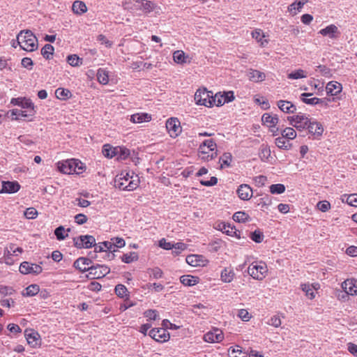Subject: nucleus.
Instances as JSON below:
<instances>
[{
  "label": "nucleus",
  "mask_w": 357,
  "mask_h": 357,
  "mask_svg": "<svg viewBox=\"0 0 357 357\" xmlns=\"http://www.w3.org/2000/svg\"><path fill=\"white\" fill-rule=\"evenodd\" d=\"M17 44L28 52H33L38 48V39L30 30H22L17 36Z\"/></svg>",
  "instance_id": "1"
},
{
  "label": "nucleus",
  "mask_w": 357,
  "mask_h": 357,
  "mask_svg": "<svg viewBox=\"0 0 357 357\" xmlns=\"http://www.w3.org/2000/svg\"><path fill=\"white\" fill-rule=\"evenodd\" d=\"M268 268L264 262H253L248 268V274L255 280H262L265 278Z\"/></svg>",
  "instance_id": "2"
},
{
  "label": "nucleus",
  "mask_w": 357,
  "mask_h": 357,
  "mask_svg": "<svg viewBox=\"0 0 357 357\" xmlns=\"http://www.w3.org/2000/svg\"><path fill=\"white\" fill-rule=\"evenodd\" d=\"M213 94L212 91H207L206 89H198L195 94V100L197 105L212 107Z\"/></svg>",
  "instance_id": "3"
},
{
  "label": "nucleus",
  "mask_w": 357,
  "mask_h": 357,
  "mask_svg": "<svg viewBox=\"0 0 357 357\" xmlns=\"http://www.w3.org/2000/svg\"><path fill=\"white\" fill-rule=\"evenodd\" d=\"M287 119L289 121L290 125L296 128L299 131L307 129L310 122L308 116L306 114L301 113L293 116H289Z\"/></svg>",
  "instance_id": "4"
},
{
  "label": "nucleus",
  "mask_w": 357,
  "mask_h": 357,
  "mask_svg": "<svg viewBox=\"0 0 357 357\" xmlns=\"http://www.w3.org/2000/svg\"><path fill=\"white\" fill-rule=\"evenodd\" d=\"M73 242L77 248H90L95 245L96 239L91 235H81L74 238Z\"/></svg>",
  "instance_id": "5"
},
{
  "label": "nucleus",
  "mask_w": 357,
  "mask_h": 357,
  "mask_svg": "<svg viewBox=\"0 0 357 357\" xmlns=\"http://www.w3.org/2000/svg\"><path fill=\"white\" fill-rule=\"evenodd\" d=\"M79 162L75 159L67 160L66 161L58 162V169L63 174H70L73 172L79 173L77 172V165Z\"/></svg>",
  "instance_id": "6"
},
{
  "label": "nucleus",
  "mask_w": 357,
  "mask_h": 357,
  "mask_svg": "<svg viewBox=\"0 0 357 357\" xmlns=\"http://www.w3.org/2000/svg\"><path fill=\"white\" fill-rule=\"evenodd\" d=\"M234 99V96L233 91H230L227 93H224L223 94L218 93L213 96V98L212 99L213 106H222L225 103L231 102Z\"/></svg>",
  "instance_id": "7"
},
{
  "label": "nucleus",
  "mask_w": 357,
  "mask_h": 357,
  "mask_svg": "<svg viewBox=\"0 0 357 357\" xmlns=\"http://www.w3.org/2000/svg\"><path fill=\"white\" fill-rule=\"evenodd\" d=\"M149 336L159 342H165L169 340V333L164 328H153L149 331Z\"/></svg>",
  "instance_id": "8"
},
{
  "label": "nucleus",
  "mask_w": 357,
  "mask_h": 357,
  "mask_svg": "<svg viewBox=\"0 0 357 357\" xmlns=\"http://www.w3.org/2000/svg\"><path fill=\"white\" fill-rule=\"evenodd\" d=\"M19 271L24 275L29 273L38 275L43 271V268L40 265L24 261L20 264Z\"/></svg>",
  "instance_id": "9"
},
{
  "label": "nucleus",
  "mask_w": 357,
  "mask_h": 357,
  "mask_svg": "<svg viewBox=\"0 0 357 357\" xmlns=\"http://www.w3.org/2000/svg\"><path fill=\"white\" fill-rule=\"evenodd\" d=\"M166 128L172 137H176L181 132L180 122L176 118H170L167 121Z\"/></svg>",
  "instance_id": "10"
},
{
  "label": "nucleus",
  "mask_w": 357,
  "mask_h": 357,
  "mask_svg": "<svg viewBox=\"0 0 357 357\" xmlns=\"http://www.w3.org/2000/svg\"><path fill=\"white\" fill-rule=\"evenodd\" d=\"M109 271V267L97 264L96 265L91 266L89 273L93 276V278H101L107 275Z\"/></svg>",
  "instance_id": "11"
},
{
  "label": "nucleus",
  "mask_w": 357,
  "mask_h": 357,
  "mask_svg": "<svg viewBox=\"0 0 357 357\" xmlns=\"http://www.w3.org/2000/svg\"><path fill=\"white\" fill-rule=\"evenodd\" d=\"M312 94L310 93H303L301 96V99L303 102L310 105H319L321 107H327L328 101L325 98H307V97L311 96Z\"/></svg>",
  "instance_id": "12"
},
{
  "label": "nucleus",
  "mask_w": 357,
  "mask_h": 357,
  "mask_svg": "<svg viewBox=\"0 0 357 357\" xmlns=\"http://www.w3.org/2000/svg\"><path fill=\"white\" fill-rule=\"evenodd\" d=\"M74 267L81 272H86L90 271L91 266L92 265V261L91 259L86 257H79L75 261Z\"/></svg>",
  "instance_id": "13"
},
{
  "label": "nucleus",
  "mask_w": 357,
  "mask_h": 357,
  "mask_svg": "<svg viewBox=\"0 0 357 357\" xmlns=\"http://www.w3.org/2000/svg\"><path fill=\"white\" fill-rule=\"evenodd\" d=\"M139 180L137 175H132L128 183L124 182L118 183V188L120 190L132 191L135 190L139 185Z\"/></svg>",
  "instance_id": "14"
},
{
  "label": "nucleus",
  "mask_w": 357,
  "mask_h": 357,
  "mask_svg": "<svg viewBox=\"0 0 357 357\" xmlns=\"http://www.w3.org/2000/svg\"><path fill=\"white\" fill-rule=\"evenodd\" d=\"M1 189L0 194L2 193H15L17 192L20 188V184L16 181H1Z\"/></svg>",
  "instance_id": "15"
},
{
  "label": "nucleus",
  "mask_w": 357,
  "mask_h": 357,
  "mask_svg": "<svg viewBox=\"0 0 357 357\" xmlns=\"http://www.w3.org/2000/svg\"><path fill=\"white\" fill-rule=\"evenodd\" d=\"M223 338L222 332L218 328L206 333L204 336V340L207 342H220Z\"/></svg>",
  "instance_id": "16"
},
{
  "label": "nucleus",
  "mask_w": 357,
  "mask_h": 357,
  "mask_svg": "<svg viewBox=\"0 0 357 357\" xmlns=\"http://www.w3.org/2000/svg\"><path fill=\"white\" fill-rule=\"evenodd\" d=\"M319 33L323 36H328L331 39L337 38L340 34L338 28L335 24H330L326 28L321 29Z\"/></svg>",
  "instance_id": "17"
},
{
  "label": "nucleus",
  "mask_w": 357,
  "mask_h": 357,
  "mask_svg": "<svg viewBox=\"0 0 357 357\" xmlns=\"http://www.w3.org/2000/svg\"><path fill=\"white\" fill-rule=\"evenodd\" d=\"M236 192L242 200H249L252 196V190L248 184L240 185Z\"/></svg>",
  "instance_id": "18"
},
{
  "label": "nucleus",
  "mask_w": 357,
  "mask_h": 357,
  "mask_svg": "<svg viewBox=\"0 0 357 357\" xmlns=\"http://www.w3.org/2000/svg\"><path fill=\"white\" fill-rule=\"evenodd\" d=\"M261 121L268 128H275L278 123L279 119L276 114L273 115L269 113H265L261 116Z\"/></svg>",
  "instance_id": "19"
},
{
  "label": "nucleus",
  "mask_w": 357,
  "mask_h": 357,
  "mask_svg": "<svg viewBox=\"0 0 357 357\" xmlns=\"http://www.w3.org/2000/svg\"><path fill=\"white\" fill-rule=\"evenodd\" d=\"M277 105L282 112L287 114H294L296 111V106L290 101L280 100L278 101Z\"/></svg>",
  "instance_id": "20"
},
{
  "label": "nucleus",
  "mask_w": 357,
  "mask_h": 357,
  "mask_svg": "<svg viewBox=\"0 0 357 357\" xmlns=\"http://www.w3.org/2000/svg\"><path fill=\"white\" fill-rule=\"evenodd\" d=\"M125 10H128L132 13L141 10L140 0H125L122 3Z\"/></svg>",
  "instance_id": "21"
},
{
  "label": "nucleus",
  "mask_w": 357,
  "mask_h": 357,
  "mask_svg": "<svg viewBox=\"0 0 357 357\" xmlns=\"http://www.w3.org/2000/svg\"><path fill=\"white\" fill-rule=\"evenodd\" d=\"M342 89V84L335 81L329 82L326 86L327 94L331 96H336L337 93L341 92Z\"/></svg>",
  "instance_id": "22"
},
{
  "label": "nucleus",
  "mask_w": 357,
  "mask_h": 357,
  "mask_svg": "<svg viewBox=\"0 0 357 357\" xmlns=\"http://www.w3.org/2000/svg\"><path fill=\"white\" fill-rule=\"evenodd\" d=\"M21 107L24 109V112L27 113L24 114L25 116H31L33 117L35 115L34 105L31 100L23 98Z\"/></svg>",
  "instance_id": "23"
},
{
  "label": "nucleus",
  "mask_w": 357,
  "mask_h": 357,
  "mask_svg": "<svg viewBox=\"0 0 357 357\" xmlns=\"http://www.w3.org/2000/svg\"><path fill=\"white\" fill-rule=\"evenodd\" d=\"M151 120V116L147 113L135 114L130 117V121L135 123L149 122Z\"/></svg>",
  "instance_id": "24"
},
{
  "label": "nucleus",
  "mask_w": 357,
  "mask_h": 357,
  "mask_svg": "<svg viewBox=\"0 0 357 357\" xmlns=\"http://www.w3.org/2000/svg\"><path fill=\"white\" fill-rule=\"evenodd\" d=\"M204 149L213 151L216 149V144L213 139L204 140L199 147V152L204 154L208 153V151H204Z\"/></svg>",
  "instance_id": "25"
},
{
  "label": "nucleus",
  "mask_w": 357,
  "mask_h": 357,
  "mask_svg": "<svg viewBox=\"0 0 357 357\" xmlns=\"http://www.w3.org/2000/svg\"><path fill=\"white\" fill-rule=\"evenodd\" d=\"M310 133L320 136L322 135L324 129L320 123L317 121L310 122L307 128Z\"/></svg>",
  "instance_id": "26"
},
{
  "label": "nucleus",
  "mask_w": 357,
  "mask_h": 357,
  "mask_svg": "<svg viewBox=\"0 0 357 357\" xmlns=\"http://www.w3.org/2000/svg\"><path fill=\"white\" fill-rule=\"evenodd\" d=\"M249 79L252 82H261L265 79L266 75L264 73L251 69L248 73Z\"/></svg>",
  "instance_id": "27"
},
{
  "label": "nucleus",
  "mask_w": 357,
  "mask_h": 357,
  "mask_svg": "<svg viewBox=\"0 0 357 357\" xmlns=\"http://www.w3.org/2000/svg\"><path fill=\"white\" fill-rule=\"evenodd\" d=\"M26 112H24V110L15 109L10 111V116L13 119L15 120H24L25 119H28L30 121L32 119L31 116H25Z\"/></svg>",
  "instance_id": "28"
},
{
  "label": "nucleus",
  "mask_w": 357,
  "mask_h": 357,
  "mask_svg": "<svg viewBox=\"0 0 357 357\" xmlns=\"http://www.w3.org/2000/svg\"><path fill=\"white\" fill-rule=\"evenodd\" d=\"M73 11L77 15H82L87 11L86 4L81 1H75L72 6Z\"/></svg>",
  "instance_id": "29"
},
{
  "label": "nucleus",
  "mask_w": 357,
  "mask_h": 357,
  "mask_svg": "<svg viewBox=\"0 0 357 357\" xmlns=\"http://www.w3.org/2000/svg\"><path fill=\"white\" fill-rule=\"evenodd\" d=\"M199 278L192 275H183L180 278L181 282L185 286H193L198 283Z\"/></svg>",
  "instance_id": "30"
},
{
  "label": "nucleus",
  "mask_w": 357,
  "mask_h": 357,
  "mask_svg": "<svg viewBox=\"0 0 357 357\" xmlns=\"http://www.w3.org/2000/svg\"><path fill=\"white\" fill-rule=\"evenodd\" d=\"M24 335L28 343L32 347H36L38 344V340L37 337L38 336V333L25 330Z\"/></svg>",
  "instance_id": "31"
},
{
  "label": "nucleus",
  "mask_w": 357,
  "mask_h": 357,
  "mask_svg": "<svg viewBox=\"0 0 357 357\" xmlns=\"http://www.w3.org/2000/svg\"><path fill=\"white\" fill-rule=\"evenodd\" d=\"M228 352L231 357H247V354L243 351L241 347L238 345L231 347Z\"/></svg>",
  "instance_id": "32"
},
{
  "label": "nucleus",
  "mask_w": 357,
  "mask_h": 357,
  "mask_svg": "<svg viewBox=\"0 0 357 357\" xmlns=\"http://www.w3.org/2000/svg\"><path fill=\"white\" fill-rule=\"evenodd\" d=\"M97 79L100 84L105 85L109 82L108 72L103 68H99L97 72Z\"/></svg>",
  "instance_id": "33"
},
{
  "label": "nucleus",
  "mask_w": 357,
  "mask_h": 357,
  "mask_svg": "<svg viewBox=\"0 0 357 357\" xmlns=\"http://www.w3.org/2000/svg\"><path fill=\"white\" fill-rule=\"evenodd\" d=\"M252 36L253 38L260 43L261 46H265L268 43L266 39H264L265 35L261 29H256L252 32Z\"/></svg>",
  "instance_id": "34"
},
{
  "label": "nucleus",
  "mask_w": 357,
  "mask_h": 357,
  "mask_svg": "<svg viewBox=\"0 0 357 357\" xmlns=\"http://www.w3.org/2000/svg\"><path fill=\"white\" fill-rule=\"evenodd\" d=\"M55 96L57 98L65 100L70 98L72 96V93L68 89L58 88L55 91Z\"/></svg>",
  "instance_id": "35"
},
{
  "label": "nucleus",
  "mask_w": 357,
  "mask_h": 357,
  "mask_svg": "<svg viewBox=\"0 0 357 357\" xmlns=\"http://www.w3.org/2000/svg\"><path fill=\"white\" fill-rule=\"evenodd\" d=\"M130 150L124 146H116V151L115 156H117L119 160H125L130 155Z\"/></svg>",
  "instance_id": "36"
},
{
  "label": "nucleus",
  "mask_w": 357,
  "mask_h": 357,
  "mask_svg": "<svg viewBox=\"0 0 357 357\" xmlns=\"http://www.w3.org/2000/svg\"><path fill=\"white\" fill-rule=\"evenodd\" d=\"M141 10L145 14L150 13L155 8V4L150 1L140 0Z\"/></svg>",
  "instance_id": "37"
},
{
  "label": "nucleus",
  "mask_w": 357,
  "mask_h": 357,
  "mask_svg": "<svg viewBox=\"0 0 357 357\" xmlns=\"http://www.w3.org/2000/svg\"><path fill=\"white\" fill-rule=\"evenodd\" d=\"M116 151V147H113L110 144H107L102 146V153L105 157L108 158H112L114 157Z\"/></svg>",
  "instance_id": "38"
},
{
  "label": "nucleus",
  "mask_w": 357,
  "mask_h": 357,
  "mask_svg": "<svg viewBox=\"0 0 357 357\" xmlns=\"http://www.w3.org/2000/svg\"><path fill=\"white\" fill-rule=\"evenodd\" d=\"M201 258L202 256L190 255L187 256L185 260L189 265L196 267L201 266Z\"/></svg>",
  "instance_id": "39"
},
{
  "label": "nucleus",
  "mask_w": 357,
  "mask_h": 357,
  "mask_svg": "<svg viewBox=\"0 0 357 357\" xmlns=\"http://www.w3.org/2000/svg\"><path fill=\"white\" fill-rule=\"evenodd\" d=\"M232 160V155L230 153H225L219 160L220 162V168L223 169L225 167H229Z\"/></svg>",
  "instance_id": "40"
},
{
  "label": "nucleus",
  "mask_w": 357,
  "mask_h": 357,
  "mask_svg": "<svg viewBox=\"0 0 357 357\" xmlns=\"http://www.w3.org/2000/svg\"><path fill=\"white\" fill-rule=\"evenodd\" d=\"M221 280L225 282H230L233 280L234 273L232 270L225 268L221 272Z\"/></svg>",
  "instance_id": "41"
},
{
  "label": "nucleus",
  "mask_w": 357,
  "mask_h": 357,
  "mask_svg": "<svg viewBox=\"0 0 357 357\" xmlns=\"http://www.w3.org/2000/svg\"><path fill=\"white\" fill-rule=\"evenodd\" d=\"M54 48L50 44H46L41 50V54L46 59H50L54 54Z\"/></svg>",
  "instance_id": "42"
},
{
  "label": "nucleus",
  "mask_w": 357,
  "mask_h": 357,
  "mask_svg": "<svg viewBox=\"0 0 357 357\" xmlns=\"http://www.w3.org/2000/svg\"><path fill=\"white\" fill-rule=\"evenodd\" d=\"M250 219L245 211H237L233 215V220L238 222H245Z\"/></svg>",
  "instance_id": "43"
},
{
  "label": "nucleus",
  "mask_w": 357,
  "mask_h": 357,
  "mask_svg": "<svg viewBox=\"0 0 357 357\" xmlns=\"http://www.w3.org/2000/svg\"><path fill=\"white\" fill-rule=\"evenodd\" d=\"M115 293L120 298H124L127 296L126 300L128 299V291L125 285L119 284L115 287Z\"/></svg>",
  "instance_id": "44"
},
{
  "label": "nucleus",
  "mask_w": 357,
  "mask_h": 357,
  "mask_svg": "<svg viewBox=\"0 0 357 357\" xmlns=\"http://www.w3.org/2000/svg\"><path fill=\"white\" fill-rule=\"evenodd\" d=\"M220 230L223 233H225L228 236H234L236 234L235 227H231L230 225H226L225 223H221L219 225Z\"/></svg>",
  "instance_id": "45"
},
{
  "label": "nucleus",
  "mask_w": 357,
  "mask_h": 357,
  "mask_svg": "<svg viewBox=\"0 0 357 357\" xmlns=\"http://www.w3.org/2000/svg\"><path fill=\"white\" fill-rule=\"evenodd\" d=\"M285 139L286 138L282 135V137H279L275 139V143L278 148L288 150L290 149L291 145Z\"/></svg>",
  "instance_id": "46"
},
{
  "label": "nucleus",
  "mask_w": 357,
  "mask_h": 357,
  "mask_svg": "<svg viewBox=\"0 0 357 357\" xmlns=\"http://www.w3.org/2000/svg\"><path fill=\"white\" fill-rule=\"evenodd\" d=\"M306 77V73L302 69H298L296 71L291 72L287 75V77L290 79H298L301 78H305Z\"/></svg>",
  "instance_id": "47"
},
{
  "label": "nucleus",
  "mask_w": 357,
  "mask_h": 357,
  "mask_svg": "<svg viewBox=\"0 0 357 357\" xmlns=\"http://www.w3.org/2000/svg\"><path fill=\"white\" fill-rule=\"evenodd\" d=\"M173 59L174 61L177 63L182 64L186 63V56L182 50L175 51L173 54Z\"/></svg>",
  "instance_id": "48"
},
{
  "label": "nucleus",
  "mask_w": 357,
  "mask_h": 357,
  "mask_svg": "<svg viewBox=\"0 0 357 357\" xmlns=\"http://www.w3.org/2000/svg\"><path fill=\"white\" fill-rule=\"evenodd\" d=\"M67 62L73 67L79 66L82 63V59L76 54H72L67 57Z\"/></svg>",
  "instance_id": "49"
},
{
  "label": "nucleus",
  "mask_w": 357,
  "mask_h": 357,
  "mask_svg": "<svg viewBox=\"0 0 357 357\" xmlns=\"http://www.w3.org/2000/svg\"><path fill=\"white\" fill-rule=\"evenodd\" d=\"M121 259L123 262L130 264L138 259V255L135 252H131L130 253L124 254L122 256Z\"/></svg>",
  "instance_id": "50"
},
{
  "label": "nucleus",
  "mask_w": 357,
  "mask_h": 357,
  "mask_svg": "<svg viewBox=\"0 0 357 357\" xmlns=\"http://www.w3.org/2000/svg\"><path fill=\"white\" fill-rule=\"evenodd\" d=\"M281 135L287 139H293L296 137V132L294 128L288 127L281 131Z\"/></svg>",
  "instance_id": "51"
},
{
  "label": "nucleus",
  "mask_w": 357,
  "mask_h": 357,
  "mask_svg": "<svg viewBox=\"0 0 357 357\" xmlns=\"http://www.w3.org/2000/svg\"><path fill=\"white\" fill-rule=\"evenodd\" d=\"M250 237L255 243H259L263 241L264 236L259 229H257L250 233Z\"/></svg>",
  "instance_id": "52"
},
{
  "label": "nucleus",
  "mask_w": 357,
  "mask_h": 357,
  "mask_svg": "<svg viewBox=\"0 0 357 357\" xmlns=\"http://www.w3.org/2000/svg\"><path fill=\"white\" fill-rule=\"evenodd\" d=\"M39 290L40 287L38 284H31L26 288V293L24 294V295L27 296H33L39 292Z\"/></svg>",
  "instance_id": "53"
},
{
  "label": "nucleus",
  "mask_w": 357,
  "mask_h": 357,
  "mask_svg": "<svg viewBox=\"0 0 357 357\" xmlns=\"http://www.w3.org/2000/svg\"><path fill=\"white\" fill-rule=\"evenodd\" d=\"M131 176L129 173H123L122 172L119 176H117L115 178L114 183L115 186L118 188V183L124 182L126 183H128L130 181Z\"/></svg>",
  "instance_id": "54"
},
{
  "label": "nucleus",
  "mask_w": 357,
  "mask_h": 357,
  "mask_svg": "<svg viewBox=\"0 0 357 357\" xmlns=\"http://www.w3.org/2000/svg\"><path fill=\"white\" fill-rule=\"evenodd\" d=\"M269 188L272 194H282L285 191V186L281 183L273 184Z\"/></svg>",
  "instance_id": "55"
},
{
  "label": "nucleus",
  "mask_w": 357,
  "mask_h": 357,
  "mask_svg": "<svg viewBox=\"0 0 357 357\" xmlns=\"http://www.w3.org/2000/svg\"><path fill=\"white\" fill-rule=\"evenodd\" d=\"M301 289L305 293V295L310 299L315 297L314 292L310 284H301Z\"/></svg>",
  "instance_id": "56"
},
{
  "label": "nucleus",
  "mask_w": 357,
  "mask_h": 357,
  "mask_svg": "<svg viewBox=\"0 0 357 357\" xmlns=\"http://www.w3.org/2000/svg\"><path fill=\"white\" fill-rule=\"evenodd\" d=\"M147 272L149 274L150 277H153L154 279L161 278L163 275L162 270L158 267L149 268Z\"/></svg>",
  "instance_id": "57"
},
{
  "label": "nucleus",
  "mask_w": 357,
  "mask_h": 357,
  "mask_svg": "<svg viewBox=\"0 0 357 357\" xmlns=\"http://www.w3.org/2000/svg\"><path fill=\"white\" fill-rule=\"evenodd\" d=\"M65 229L63 226H59L54 230V234L59 241H62L66 238L68 234L65 235Z\"/></svg>",
  "instance_id": "58"
},
{
  "label": "nucleus",
  "mask_w": 357,
  "mask_h": 357,
  "mask_svg": "<svg viewBox=\"0 0 357 357\" xmlns=\"http://www.w3.org/2000/svg\"><path fill=\"white\" fill-rule=\"evenodd\" d=\"M317 68V70H319L323 76L326 77H331L332 76L331 70L326 66L319 65Z\"/></svg>",
  "instance_id": "59"
},
{
  "label": "nucleus",
  "mask_w": 357,
  "mask_h": 357,
  "mask_svg": "<svg viewBox=\"0 0 357 357\" xmlns=\"http://www.w3.org/2000/svg\"><path fill=\"white\" fill-rule=\"evenodd\" d=\"M351 285L352 290L355 291L357 289V280L354 278L351 279H347L345 281H344L342 284V289H347V285Z\"/></svg>",
  "instance_id": "60"
},
{
  "label": "nucleus",
  "mask_w": 357,
  "mask_h": 357,
  "mask_svg": "<svg viewBox=\"0 0 357 357\" xmlns=\"http://www.w3.org/2000/svg\"><path fill=\"white\" fill-rule=\"evenodd\" d=\"M307 0H296L294 3L290 5L289 9L292 11L293 10H300Z\"/></svg>",
  "instance_id": "61"
},
{
  "label": "nucleus",
  "mask_w": 357,
  "mask_h": 357,
  "mask_svg": "<svg viewBox=\"0 0 357 357\" xmlns=\"http://www.w3.org/2000/svg\"><path fill=\"white\" fill-rule=\"evenodd\" d=\"M37 214L38 212L36 209L32 207L28 208L24 212V216L27 219H34L36 218Z\"/></svg>",
  "instance_id": "62"
},
{
  "label": "nucleus",
  "mask_w": 357,
  "mask_h": 357,
  "mask_svg": "<svg viewBox=\"0 0 357 357\" xmlns=\"http://www.w3.org/2000/svg\"><path fill=\"white\" fill-rule=\"evenodd\" d=\"M319 210L322 212H326L331 208V204L328 201H321L317 205Z\"/></svg>",
  "instance_id": "63"
},
{
  "label": "nucleus",
  "mask_w": 357,
  "mask_h": 357,
  "mask_svg": "<svg viewBox=\"0 0 357 357\" xmlns=\"http://www.w3.org/2000/svg\"><path fill=\"white\" fill-rule=\"evenodd\" d=\"M346 202L350 206L357 207V194H352L347 196Z\"/></svg>",
  "instance_id": "64"
}]
</instances>
